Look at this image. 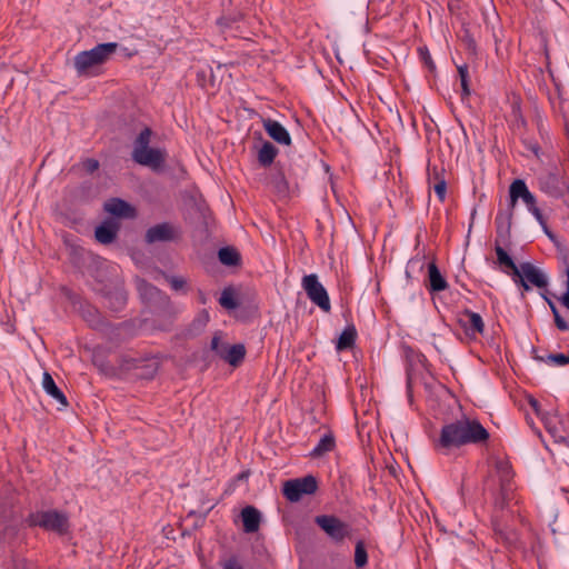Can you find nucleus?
Instances as JSON below:
<instances>
[{"mask_svg":"<svg viewBox=\"0 0 569 569\" xmlns=\"http://www.w3.org/2000/svg\"><path fill=\"white\" fill-rule=\"evenodd\" d=\"M489 438V432L476 419L462 417L441 428L439 438L435 441V449L443 455H449L469 443H482Z\"/></svg>","mask_w":569,"mask_h":569,"instance_id":"nucleus-1","label":"nucleus"},{"mask_svg":"<svg viewBox=\"0 0 569 569\" xmlns=\"http://www.w3.org/2000/svg\"><path fill=\"white\" fill-rule=\"evenodd\" d=\"M485 490L490 492L496 510L503 511L515 500V483L511 466L506 460H498L495 471L485 481Z\"/></svg>","mask_w":569,"mask_h":569,"instance_id":"nucleus-2","label":"nucleus"},{"mask_svg":"<svg viewBox=\"0 0 569 569\" xmlns=\"http://www.w3.org/2000/svg\"><path fill=\"white\" fill-rule=\"evenodd\" d=\"M117 42L100 43L74 57V67L80 74H93V70L111 59L118 49Z\"/></svg>","mask_w":569,"mask_h":569,"instance_id":"nucleus-3","label":"nucleus"},{"mask_svg":"<svg viewBox=\"0 0 569 569\" xmlns=\"http://www.w3.org/2000/svg\"><path fill=\"white\" fill-rule=\"evenodd\" d=\"M151 130L143 129L137 137L132 150V159L144 167L152 170H159L166 161V152L161 149L150 148Z\"/></svg>","mask_w":569,"mask_h":569,"instance_id":"nucleus-4","label":"nucleus"},{"mask_svg":"<svg viewBox=\"0 0 569 569\" xmlns=\"http://www.w3.org/2000/svg\"><path fill=\"white\" fill-rule=\"evenodd\" d=\"M510 204L513 208L518 199H521L528 210L547 231L546 221L541 210L537 207L536 197L529 191L523 180L517 179L509 187Z\"/></svg>","mask_w":569,"mask_h":569,"instance_id":"nucleus-5","label":"nucleus"},{"mask_svg":"<svg viewBox=\"0 0 569 569\" xmlns=\"http://www.w3.org/2000/svg\"><path fill=\"white\" fill-rule=\"evenodd\" d=\"M31 526H39L46 530L54 531L59 535L67 532L69 528L68 517L57 510L39 511L30 515Z\"/></svg>","mask_w":569,"mask_h":569,"instance_id":"nucleus-6","label":"nucleus"},{"mask_svg":"<svg viewBox=\"0 0 569 569\" xmlns=\"http://www.w3.org/2000/svg\"><path fill=\"white\" fill-rule=\"evenodd\" d=\"M540 189L552 198L560 199L569 207V180L559 173L550 172L539 180Z\"/></svg>","mask_w":569,"mask_h":569,"instance_id":"nucleus-7","label":"nucleus"},{"mask_svg":"<svg viewBox=\"0 0 569 569\" xmlns=\"http://www.w3.org/2000/svg\"><path fill=\"white\" fill-rule=\"evenodd\" d=\"M301 286L312 303L318 306L325 312H329L331 310L328 292L319 281L316 273L305 276L302 278Z\"/></svg>","mask_w":569,"mask_h":569,"instance_id":"nucleus-8","label":"nucleus"},{"mask_svg":"<svg viewBox=\"0 0 569 569\" xmlns=\"http://www.w3.org/2000/svg\"><path fill=\"white\" fill-rule=\"evenodd\" d=\"M210 347L219 358L233 367L240 365L246 356V348L243 345L238 343L230 346L222 341L221 336L218 333L213 336Z\"/></svg>","mask_w":569,"mask_h":569,"instance_id":"nucleus-9","label":"nucleus"},{"mask_svg":"<svg viewBox=\"0 0 569 569\" xmlns=\"http://www.w3.org/2000/svg\"><path fill=\"white\" fill-rule=\"evenodd\" d=\"M317 480L312 476L288 480L283 485V496L291 502L299 501L303 495H312L317 490Z\"/></svg>","mask_w":569,"mask_h":569,"instance_id":"nucleus-10","label":"nucleus"},{"mask_svg":"<svg viewBox=\"0 0 569 569\" xmlns=\"http://www.w3.org/2000/svg\"><path fill=\"white\" fill-rule=\"evenodd\" d=\"M315 522L335 541L340 542L350 536L349 525L335 516H317Z\"/></svg>","mask_w":569,"mask_h":569,"instance_id":"nucleus-11","label":"nucleus"},{"mask_svg":"<svg viewBox=\"0 0 569 569\" xmlns=\"http://www.w3.org/2000/svg\"><path fill=\"white\" fill-rule=\"evenodd\" d=\"M179 236L178 229L168 222L156 224L146 232V241L148 243L171 241Z\"/></svg>","mask_w":569,"mask_h":569,"instance_id":"nucleus-12","label":"nucleus"},{"mask_svg":"<svg viewBox=\"0 0 569 569\" xmlns=\"http://www.w3.org/2000/svg\"><path fill=\"white\" fill-rule=\"evenodd\" d=\"M520 276H522L529 283L540 289L546 288L548 284L546 274L530 262H523L519 266L518 274H515V277Z\"/></svg>","mask_w":569,"mask_h":569,"instance_id":"nucleus-13","label":"nucleus"},{"mask_svg":"<svg viewBox=\"0 0 569 569\" xmlns=\"http://www.w3.org/2000/svg\"><path fill=\"white\" fill-rule=\"evenodd\" d=\"M137 289L140 297L148 303H169L167 296L143 279H137Z\"/></svg>","mask_w":569,"mask_h":569,"instance_id":"nucleus-14","label":"nucleus"},{"mask_svg":"<svg viewBox=\"0 0 569 569\" xmlns=\"http://www.w3.org/2000/svg\"><path fill=\"white\" fill-rule=\"evenodd\" d=\"M263 128L267 133L276 142L281 144H290L291 138L287 129L276 120L264 119L262 121Z\"/></svg>","mask_w":569,"mask_h":569,"instance_id":"nucleus-15","label":"nucleus"},{"mask_svg":"<svg viewBox=\"0 0 569 569\" xmlns=\"http://www.w3.org/2000/svg\"><path fill=\"white\" fill-rule=\"evenodd\" d=\"M460 323L468 336L482 333L485 329V323L481 316L469 310L463 312L462 318L460 319Z\"/></svg>","mask_w":569,"mask_h":569,"instance_id":"nucleus-16","label":"nucleus"},{"mask_svg":"<svg viewBox=\"0 0 569 569\" xmlns=\"http://www.w3.org/2000/svg\"><path fill=\"white\" fill-rule=\"evenodd\" d=\"M241 519L243 530L248 533H253L259 530L261 513L252 506H247L241 510Z\"/></svg>","mask_w":569,"mask_h":569,"instance_id":"nucleus-17","label":"nucleus"},{"mask_svg":"<svg viewBox=\"0 0 569 569\" xmlns=\"http://www.w3.org/2000/svg\"><path fill=\"white\" fill-rule=\"evenodd\" d=\"M42 387L44 391L57 400L61 407L66 408L68 401L63 392L57 387L52 376L49 372H44L42 377Z\"/></svg>","mask_w":569,"mask_h":569,"instance_id":"nucleus-18","label":"nucleus"},{"mask_svg":"<svg viewBox=\"0 0 569 569\" xmlns=\"http://www.w3.org/2000/svg\"><path fill=\"white\" fill-rule=\"evenodd\" d=\"M117 232L118 226L116 223L107 221L103 222L101 226L97 227L94 236L100 243L109 244L116 239Z\"/></svg>","mask_w":569,"mask_h":569,"instance_id":"nucleus-19","label":"nucleus"},{"mask_svg":"<svg viewBox=\"0 0 569 569\" xmlns=\"http://www.w3.org/2000/svg\"><path fill=\"white\" fill-rule=\"evenodd\" d=\"M104 210L117 217H129L133 211L129 203L118 198L107 201L104 203Z\"/></svg>","mask_w":569,"mask_h":569,"instance_id":"nucleus-20","label":"nucleus"},{"mask_svg":"<svg viewBox=\"0 0 569 569\" xmlns=\"http://www.w3.org/2000/svg\"><path fill=\"white\" fill-rule=\"evenodd\" d=\"M428 276H429V289L430 291H443L447 289L448 283L446 279L440 273L438 267L435 262L429 263L428 266Z\"/></svg>","mask_w":569,"mask_h":569,"instance_id":"nucleus-21","label":"nucleus"},{"mask_svg":"<svg viewBox=\"0 0 569 569\" xmlns=\"http://www.w3.org/2000/svg\"><path fill=\"white\" fill-rule=\"evenodd\" d=\"M277 153L278 149L271 142L266 141L259 149L258 161L261 166L268 167L273 162Z\"/></svg>","mask_w":569,"mask_h":569,"instance_id":"nucleus-22","label":"nucleus"},{"mask_svg":"<svg viewBox=\"0 0 569 569\" xmlns=\"http://www.w3.org/2000/svg\"><path fill=\"white\" fill-rule=\"evenodd\" d=\"M357 331L355 327H347L338 338L336 348L338 351L350 349L356 341Z\"/></svg>","mask_w":569,"mask_h":569,"instance_id":"nucleus-23","label":"nucleus"},{"mask_svg":"<svg viewBox=\"0 0 569 569\" xmlns=\"http://www.w3.org/2000/svg\"><path fill=\"white\" fill-rule=\"evenodd\" d=\"M335 448V437L332 433H326L311 451L312 457H321Z\"/></svg>","mask_w":569,"mask_h":569,"instance_id":"nucleus-24","label":"nucleus"},{"mask_svg":"<svg viewBox=\"0 0 569 569\" xmlns=\"http://www.w3.org/2000/svg\"><path fill=\"white\" fill-rule=\"evenodd\" d=\"M497 260L500 266L508 268L511 270L512 276L518 274L519 267L516 266L511 257L507 253V251L501 248L499 244H496L495 248Z\"/></svg>","mask_w":569,"mask_h":569,"instance_id":"nucleus-25","label":"nucleus"},{"mask_svg":"<svg viewBox=\"0 0 569 569\" xmlns=\"http://www.w3.org/2000/svg\"><path fill=\"white\" fill-rule=\"evenodd\" d=\"M271 186L279 197L284 198L289 194L288 181L281 172L271 179Z\"/></svg>","mask_w":569,"mask_h":569,"instance_id":"nucleus-26","label":"nucleus"},{"mask_svg":"<svg viewBox=\"0 0 569 569\" xmlns=\"http://www.w3.org/2000/svg\"><path fill=\"white\" fill-rule=\"evenodd\" d=\"M218 257L226 266H234L239 261V253L231 248H221L218 252Z\"/></svg>","mask_w":569,"mask_h":569,"instance_id":"nucleus-27","label":"nucleus"},{"mask_svg":"<svg viewBox=\"0 0 569 569\" xmlns=\"http://www.w3.org/2000/svg\"><path fill=\"white\" fill-rule=\"evenodd\" d=\"M540 361L546 362L551 366L562 367L569 363V352L568 353H550L546 357H539Z\"/></svg>","mask_w":569,"mask_h":569,"instance_id":"nucleus-28","label":"nucleus"},{"mask_svg":"<svg viewBox=\"0 0 569 569\" xmlns=\"http://www.w3.org/2000/svg\"><path fill=\"white\" fill-rule=\"evenodd\" d=\"M493 526H495V533L505 543L511 545L516 541V539H517L516 533L510 529L502 528L497 519L495 520Z\"/></svg>","mask_w":569,"mask_h":569,"instance_id":"nucleus-29","label":"nucleus"},{"mask_svg":"<svg viewBox=\"0 0 569 569\" xmlns=\"http://www.w3.org/2000/svg\"><path fill=\"white\" fill-rule=\"evenodd\" d=\"M460 83H461V96L462 99L470 96V89H469V70L467 64H462L458 67Z\"/></svg>","mask_w":569,"mask_h":569,"instance_id":"nucleus-30","label":"nucleus"},{"mask_svg":"<svg viewBox=\"0 0 569 569\" xmlns=\"http://www.w3.org/2000/svg\"><path fill=\"white\" fill-rule=\"evenodd\" d=\"M368 562V553L362 541L356 543L355 549V565L357 568H362Z\"/></svg>","mask_w":569,"mask_h":569,"instance_id":"nucleus-31","label":"nucleus"},{"mask_svg":"<svg viewBox=\"0 0 569 569\" xmlns=\"http://www.w3.org/2000/svg\"><path fill=\"white\" fill-rule=\"evenodd\" d=\"M219 303L229 310L236 309L238 303L234 299L233 292L230 289H224L220 296Z\"/></svg>","mask_w":569,"mask_h":569,"instance_id":"nucleus-32","label":"nucleus"},{"mask_svg":"<svg viewBox=\"0 0 569 569\" xmlns=\"http://www.w3.org/2000/svg\"><path fill=\"white\" fill-rule=\"evenodd\" d=\"M109 299H114V303L111 302V307L116 310L120 309L127 301L126 292L122 288H117L114 293L109 297Z\"/></svg>","mask_w":569,"mask_h":569,"instance_id":"nucleus-33","label":"nucleus"},{"mask_svg":"<svg viewBox=\"0 0 569 569\" xmlns=\"http://www.w3.org/2000/svg\"><path fill=\"white\" fill-rule=\"evenodd\" d=\"M433 173L437 177V182L433 186L435 192L440 201H443L447 192V183L445 179H438V172L433 169Z\"/></svg>","mask_w":569,"mask_h":569,"instance_id":"nucleus-34","label":"nucleus"},{"mask_svg":"<svg viewBox=\"0 0 569 569\" xmlns=\"http://www.w3.org/2000/svg\"><path fill=\"white\" fill-rule=\"evenodd\" d=\"M552 315L555 317V323L559 330H561V331L569 330L568 322L560 316L559 311H557Z\"/></svg>","mask_w":569,"mask_h":569,"instance_id":"nucleus-35","label":"nucleus"},{"mask_svg":"<svg viewBox=\"0 0 569 569\" xmlns=\"http://www.w3.org/2000/svg\"><path fill=\"white\" fill-rule=\"evenodd\" d=\"M546 428L551 435V437L555 439V442H565L566 437L560 435L556 427H551L548 422H546Z\"/></svg>","mask_w":569,"mask_h":569,"instance_id":"nucleus-36","label":"nucleus"},{"mask_svg":"<svg viewBox=\"0 0 569 569\" xmlns=\"http://www.w3.org/2000/svg\"><path fill=\"white\" fill-rule=\"evenodd\" d=\"M169 282H170L172 289H174V290L182 289L186 283V281L182 278H178V277H171L169 279Z\"/></svg>","mask_w":569,"mask_h":569,"instance_id":"nucleus-37","label":"nucleus"},{"mask_svg":"<svg viewBox=\"0 0 569 569\" xmlns=\"http://www.w3.org/2000/svg\"><path fill=\"white\" fill-rule=\"evenodd\" d=\"M84 167L88 171L90 172H93L94 170L98 169L99 167V162L94 159H88L86 162H84Z\"/></svg>","mask_w":569,"mask_h":569,"instance_id":"nucleus-38","label":"nucleus"},{"mask_svg":"<svg viewBox=\"0 0 569 569\" xmlns=\"http://www.w3.org/2000/svg\"><path fill=\"white\" fill-rule=\"evenodd\" d=\"M515 281L517 283H520L526 291H528L530 289L529 282L522 276L515 277Z\"/></svg>","mask_w":569,"mask_h":569,"instance_id":"nucleus-39","label":"nucleus"},{"mask_svg":"<svg viewBox=\"0 0 569 569\" xmlns=\"http://www.w3.org/2000/svg\"><path fill=\"white\" fill-rule=\"evenodd\" d=\"M223 569H242L236 560H229L224 563Z\"/></svg>","mask_w":569,"mask_h":569,"instance_id":"nucleus-40","label":"nucleus"},{"mask_svg":"<svg viewBox=\"0 0 569 569\" xmlns=\"http://www.w3.org/2000/svg\"><path fill=\"white\" fill-rule=\"evenodd\" d=\"M561 305L569 310V290L559 299Z\"/></svg>","mask_w":569,"mask_h":569,"instance_id":"nucleus-41","label":"nucleus"},{"mask_svg":"<svg viewBox=\"0 0 569 569\" xmlns=\"http://www.w3.org/2000/svg\"><path fill=\"white\" fill-rule=\"evenodd\" d=\"M530 405H531V407L535 409V411L538 413V411H539V410H538V407H539L538 401H537L536 399H532V398H531V399H530Z\"/></svg>","mask_w":569,"mask_h":569,"instance_id":"nucleus-42","label":"nucleus"},{"mask_svg":"<svg viewBox=\"0 0 569 569\" xmlns=\"http://www.w3.org/2000/svg\"><path fill=\"white\" fill-rule=\"evenodd\" d=\"M548 303H549V306H550V309H551L552 313H555V312L559 311V310L557 309L556 305H555L551 300H548Z\"/></svg>","mask_w":569,"mask_h":569,"instance_id":"nucleus-43","label":"nucleus"},{"mask_svg":"<svg viewBox=\"0 0 569 569\" xmlns=\"http://www.w3.org/2000/svg\"><path fill=\"white\" fill-rule=\"evenodd\" d=\"M208 319H209V315H208L206 311H203V312H202V320H203V323H206V322L208 321Z\"/></svg>","mask_w":569,"mask_h":569,"instance_id":"nucleus-44","label":"nucleus"},{"mask_svg":"<svg viewBox=\"0 0 569 569\" xmlns=\"http://www.w3.org/2000/svg\"><path fill=\"white\" fill-rule=\"evenodd\" d=\"M425 61H426V63H427L430 68L432 67V62H431L430 56H427V57L425 58Z\"/></svg>","mask_w":569,"mask_h":569,"instance_id":"nucleus-45","label":"nucleus"},{"mask_svg":"<svg viewBox=\"0 0 569 569\" xmlns=\"http://www.w3.org/2000/svg\"><path fill=\"white\" fill-rule=\"evenodd\" d=\"M200 301L202 303H206V297H204V295L202 292H200Z\"/></svg>","mask_w":569,"mask_h":569,"instance_id":"nucleus-46","label":"nucleus"},{"mask_svg":"<svg viewBox=\"0 0 569 569\" xmlns=\"http://www.w3.org/2000/svg\"><path fill=\"white\" fill-rule=\"evenodd\" d=\"M567 276H568V280H567V290H569V267H568V270H567Z\"/></svg>","mask_w":569,"mask_h":569,"instance_id":"nucleus-47","label":"nucleus"}]
</instances>
